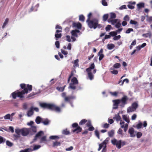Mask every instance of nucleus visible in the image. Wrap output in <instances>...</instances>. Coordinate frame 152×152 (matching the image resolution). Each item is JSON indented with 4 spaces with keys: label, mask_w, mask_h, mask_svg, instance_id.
<instances>
[{
    "label": "nucleus",
    "mask_w": 152,
    "mask_h": 152,
    "mask_svg": "<svg viewBox=\"0 0 152 152\" xmlns=\"http://www.w3.org/2000/svg\"><path fill=\"white\" fill-rule=\"evenodd\" d=\"M20 86L22 89L23 90L20 91L18 90L16 91L11 94L12 98L14 99H16L17 97L22 99L24 97V95L25 94H27L29 91H31L32 89V85L29 84L26 85L24 83H22L20 84Z\"/></svg>",
    "instance_id": "f257e3e1"
},
{
    "label": "nucleus",
    "mask_w": 152,
    "mask_h": 152,
    "mask_svg": "<svg viewBox=\"0 0 152 152\" xmlns=\"http://www.w3.org/2000/svg\"><path fill=\"white\" fill-rule=\"evenodd\" d=\"M39 105L42 108H46L51 110L55 111L57 112H60L61 110L60 107L53 104L42 103H40Z\"/></svg>",
    "instance_id": "f03ea898"
},
{
    "label": "nucleus",
    "mask_w": 152,
    "mask_h": 152,
    "mask_svg": "<svg viewBox=\"0 0 152 152\" xmlns=\"http://www.w3.org/2000/svg\"><path fill=\"white\" fill-rule=\"evenodd\" d=\"M44 132L43 131H40L39 132L35 135L34 138L33 139V142L36 141L37 139L40 138V143H45L47 140V137L46 136H44L40 138L42 135L44 134Z\"/></svg>",
    "instance_id": "7ed1b4c3"
},
{
    "label": "nucleus",
    "mask_w": 152,
    "mask_h": 152,
    "mask_svg": "<svg viewBox=\"0 0 152 152\" xmlns=\"http://www.w3.org/2000/svg\"><path fill=\"white\" fill-rule=\"evenodd\" d=\"M112 144L116 145L117 148L120 149L121 148V146H123L126 144V142L125 141H122L121 140H118L115 139H114L111 141Z\"/></svg>",
    "instance_id": "20e7f679"
},
{
    "label": "nucleus",
    "mask_w": 152,
    "mask_h": 152,
    "mask_svg": "<svg viewBox=\"0 0 152 152\" xmlns=\"http://www.w3.org/2000/svg\"><path fill=\"white\" fill-rule=\"evenodd\" d=\"M95 65L94 63L91 64L90 66L89 67L87 68L86 71L88 73V76L91 80H92L94 79V75L91 72V70L94 69L95 68Z\"/></svg>",
    "instance_id": "39448f33"
},
{
    "label": "nucleus",
    "mask_w": 152,
    "mask_h": 152,
    "mask_svg": "<svg viewBox=\"0 0 152 152\" xmlns=\"http://www.w3.org/2000/svg\"><path fill=\"white\" fill-rule=\"evenodd\" d=\"M97 22H98V20L96 18H94L88 22H86L88 27L90 28H93L94 29L96 28Z\"/></svg>",
    "instance_id": "423d86ee"
},
{
    "label": "nucleus",
    "mask_w": 152,
    "mask_h": 152,
    "mask_svg": "<svg viewBox=\"0 0 152 152\" xmlns=\"http://www.w3.org/2000/svg\"><path fill=\"white\" fill-rule=\"evenodd\" d=\"M128 98L126 96H124L121 99H117L116 100H119L120 106L121 107H124L125 105L127 104V101Z\"/></svg>",
    "instance_id": "0eeeda50"
},
{
    "label": "nucleus",
    "mask_w": 152,
    "mask_h": 152,
    "mask_svg": "<svg viewBox=\"0 0 152 152\" xmlns=\"http://www.w3.org/2000/svg\"><path fill=\"white\" fill-rule=\"evenodd\" d=\"M72 126L73 128H76V129L72 130V132L74 133L75 132L76 133H78L82 130V128L78 126V124L77 123H73L72 125Z\"/></svg>",
    "instance_id": "6e6552de"
},
{
    "label": "nucleus",
    "mask_w": 152,
    "mask_h": 152,
    "mask_svg": "<svg viewBox=\"0 0 152 152\" xmlns=\"http://www.w3.org/2000/svg\"><path fill=\"white\" fill-rule=\"evenodd\" d=\"M29 133V129L28 128H23L22 129L21 134L23 136H27Z\"/></svg>",
    "instance_id": "1a4fd4ad"
},
{
    "label": "nucleus",
    "mask_w": 152,
    "mask_h": 152,
    "mask_svg": "<svg viewBox=\"0 0 152 152\" xmlns=\"http://www.w3.org/2000/svg\"><path fill=\"white\" fill-rule=\"evenodd\" d=\"M114 104H113V109H117L118 108V105L119 104V100H114L113 101Z\"/></svg>",
    "instance_id": "9d476101"
},
{
    "label": "nucleus",
    "mask_w": 152,
    "mask_h": 152,
    "mask_svg": "<svg viewBox=\"0 0 152 152\" xmlns=\"http://www.w3.org/2000/svg\"><path fill=\"white\" fill-rule=\"evenodd\" d=\"M103 50L102 49H101L98 53V55L99 56V60L100 61L104 57V55L103 54Z\"/></svg>",
    "instance_id": "9b49d317"
},
{
    "label": "nucleus",
    "mask_w": 152,
    "mask_h": 152,
    "mask_svg": "<svg viewBox=\"0 0 152 152\" xmlns=\"http://www.w3.org/2000/svg\"><path fill=\"white\" fill-rule=\"evenodd\" d=\"M72 26L73 27L77 28L78 29H81L82 27V25L79 22L77 23L73 22Z\"/></svg>",
    "instance_id": "f8f14e48"
},
{
    "label": "nucleus",
    "mask_w": 152,
    "mask_h": 152,
    "mask_svg": "<svg viewBox=\"0 0 152 152\" xmlns=\"http://www.w3.org/2000/svg\"><path fill=\"white\" fill-rule=\"evenodd\" d=\"M75 99V97L72 96H69L65 97L64 100L66 102H70L71 100Z\"/></svg>",
    "instance_id": "ddd939ff"
},
{
    "label": "nucleus",
    "mask_w": 152,
    "mask_h": 152,
    "mask_svg": "<svg viewBox=\"0 0 152 152\" xmlns=\"http://www.w3.org/2000/svg\"><path fill=\"white\" fill-rule=\"evenodd\" d=\"M129 133L130 134V136L131 137H134L135 136V134H134V130L133 128H131L129 130Z\"/></svg>",
    "instance_id": "4468645a"
},
{
    "label": "nucleus",
    "mask_w": 152,
    "mask_h": 152,
    "mask_svg": "<svg viewBox=\"0 0 152 152\" xmlns=\"http://www.w3.org/2000/svg\"><path fill=\"white\" fill-rule=\"evenodd\" d=\"M80 32V31L78 30L75 29L72 30L71 32V34L72 36L77 37L78 35L77 34V33H79Z\"/></svg>",
    "instance_id": "2eb2a0df"
},
{
    "label": "nucleus",
    "mask_w": 152,
    "mask_h": 152,
    "mask_svg": "<svg viewBox=\"0 0 152 152\" xmlns=\"http://www.w3.org/2000/svg\"><path fill=\"white\" fill-rule=\"evenodd\" d=\"M129 4L127 5L128 8L130 9H132L134 8V5H135L136 3L134 1L133 2H129Z\"/></svg>",
    "instance_id": "dca6fc26"
},
{
    "label": "nucleus",
    "mask_w": 152,
    "mask_h": 152,
    "mask_svg": "<svg viewBox=\"0 0 152 152\" xmlns=\"http://www.w3.org/2000/svg\"><path fill=\"white\" fill-rule=\"evenodd\" d=\"M34 113L33 110V107H30V110L27 111V115L28 116L30 117Z\"/></svg>",
    "instance_id": "f3484780"
},
{
    "label": "nucleus",
    "mask_w": 152,
    "mask_h": 152,
    "mask_svg": "<svg viewBox=\"0 0 152 152\" xmlns=\"http://www.w3.org/2000/svg\"><path fill=\"white\" fill-rule=\"evenodd\" d=\"M113 119L114 120H115L116 121H118L121 120V118L119 115V113H118L115 115L114 117L113 118Z\"/></svg>",
    "instance_id": "a211bd4d"
},
{
    "label": "nucleus",
    "mask_w": 152,
    "mask_h": 152,
    "mask_svg": "<svg viewBox=\"0 0 152 152\" xmlns=\"http://www.w3.org/2000/svg\"><path fill=\"white\" fill-rule=\"evenodd\" d=\"M50 122V121L47 118L43 120L42 119V123L45 125H48Z\"/></svg>",
    "instance_id": "6ab92c4d"
},
{
    "label": "nucleus",
    "mask_w": 152,
    "mask_h": 152,
    "mask_svg": "<svg viewBox=\"0 0 152 152\" xmlns=\"http://www.w3.org/2000/svg\"><path fill=\"white\" fill-rule=\"evenodd\" d=\"M118 21L117 19H109L108 20V22L109 23L111 22V24L112 25H114L115 23H116Z\"/></svg>",
    "instance_id": "aec40b11"
},
{
    "label": "nucleus",
    "mask_w": 152,
    "mask_h": 152,
    "mask_svg": "<svg viewBox=\"0 0 152 152\" xmlns=\"http://www.w3.org/2000/svg\"><path fill=\"white\" fill-rule=\"evenodd\" d=\"M28 129H29V132L31 131L33 132L34 133H35L37 132V127L35 126H31V128Z\"/></svg>",
    "instance_id": "412c9836"
},
{
    "label": "nucleus",
    "mask_w": 152,
    "mask_h": 152,
    "mask_svg": "<svg viewBox=\"0 0 152 152\" xmlns=\"http://www.w3.org/2000/svg\"><path fill=\"white\" fill-rule=\"evenodd\" d=\"M75 84H77L78 83V80L75 77H74L71 80V83Z\"/></svg>",
    "instance_id": "4be33fe9"
},
{
    "label": "nucleus",
    "mask_w": 152,
    "mask_h": 152,
    "mask_svg": "<svg viewBox=\"0 0 152 152\" xmlns=\"http://www.w3.org/2000/svg\"><path fill=\"white\" fill-rule=\"evenodd\" d=\"M42 119L39 116H37L35 119V122L37 124H40L42 122Z\"/></svg>",
    "instance_id": "5701e85b"
},
{
    "label": "nucleus",
    "mask_w": 152,
    "mask_h": 152,
    "mask_svg": "<svg viewBox=\"0 0 152 152\" xmlns=\"http://www.w3.org/2000/svg\"><path fill=\"white\" fill-rule=\"evenodd\" d=\"M9 21V19L8 18H6L2 26V28H4L6 26L7 24L8 23Z\"/></svg>",
    "instance_id": "b1692460"
},
{
    "label": "nucleus",
    "mask_w": 152,
    "mask_h": 152,
    "mask_svg": "<svg viewBox=\"0 0 152 152\" xmlns=\"http://www.w3.org/2000/svg\"><path fill=\"white\" fill-rule=\"evenodd\" d=\"M62 36V34L61 33H56L55 35L56 40H57L59 38H61Z\"/></svg>",
    "instance_id": "393cba45"
},
{
    "label": "nucleus",
    "mask_w": 152,
    "mask_h": 152,
    "mask_svg": "<svg viewBox=\"0 0 152 152\" xmlns=\"http://www.w3.org/2000/svg\"><path fill=\"white\" fill-rule=\"evenodd\" d=\"M130 23L131 24L134 25L136 26H138V23L136 21L131 20L130 21Z\"/></svg>",
    "instance_id": "a878e982"
},
{
    "label": "nucleus",
    "mask_w": 152,
    "mask_h": 152,
    "mask_svg": "<svg viewBox=\"0 0 152 152\" xmlns=\"http://www.w3.org/2000/svg\"><path fill=\"white\" fill-rule=\"evenodd\" d=\"M115 47L114 44H108L107 45V48L109 50H112Z\"/></svg>",
    "instance_id": "bb28decb"
},
{
    "label": "nucleus",
    "mask_w": 152,
    "mask_h": 152,
    "mask_svg": "<svg viewBox=\"0 0 152 152\" xmlns=\"http://www.w3.org/2000/svg\"><path fill=\"white\" fill-rule=\"evenodd\" d=\"M121 127L122 128H124V131L125 132H126L128 129V125L127 124H126L125 125H121Z\"/></svg>",
    "instance_id": "cd10ccee"
},
{
    "label": "nucleus",
    "mask_w": 152,
    "mask_h": 152,
    "mask_svg": "<svg viewBox=\"0 0 152 152\" xmlns=\"http://www.w3.org/2000/svg\"><path fill=\"white\" fill-rule=\"evenodd\" d=\"M108 134L109 137H112L114 134V130H112L110 131H109L108 132Z\"/></svg>",
    "instance_id": "c85d7f7f"
},
{
    "label": "nucleus",
    "mask_w": 152,
    "mask_h": 152,
    "mask_svg": "<svg viewBox=\"0 0 152 152\" xmlns=\"http://www.w3.org/2000/svg\"><path fill=\"white\" fill-rule=\"evenodd\" d=\"M110 18L109 19H113L116 18V15L114 12H111L110 13Z\"/></svg>",
    "instance_id": "c756f323"
},
{
    "label": "nucleus",
    "mask_w": 152,
    "mask_h": 152,
    "mask_svg": "<svg viewBox=\"0 0 152 152\" xmlns=\"http://www.w3.org/2000/svg\"><path fill=\"white\" fill-rule=\"evenodd\" d=\"M66 86V85H65L63 87H60L58 86L56 88V89L59 91L62 92L64 91L65 88Z\"/></svg>",
    "instance_id": "7c9ffc66"
},
{
    "label": "nucleus",
    "mask_w": 152,
    "mask_h": 152,
    "mask_svg": "<svg viewBox=\"0 0 152 152\" xmlns=\"http://www.w3.org/2000/svg\"><path fill=\"white\" fill-rule=\"evenodd\" d=\"M61 145V142H60L56 141L54 142L53 143V147H57Z\"/></svg>",
    "instance_id": "2f4dec72"
},
{
    "label": "nucleus",
    "mask_w": 152,
    "mask_h": 152,
    "mask_svg": "<svg viewBox=\"0 0 152 152\" xmlns=\"http://www.w3.org/2000/svg\"><path fill=\"white\" fill-rule=\"evenodd\" d=\"M135 110L132 107H129L127 109V112L130 113L134 111Z\"/></svg>",
    "instance_id": "473e14b6"
},
{
    "label": "nucleus",
    "mask_w": 152,
    "mask_h": 152,
    "mask_svg": "<svg viewBox=\"0 0 152 152\" xmlns=\"http://www.w3.org/2000/svg\"><path fill=\"white\" fill-rule=\"evenodd\" d=\"M122 118L126 122L128 123H129V118L127 117L126 115H122Z\"/></svg>",
    "instance_id": "72a5a7b5"
},
{
    "label": "nucleus",
    "mask_w": 152,
    "mask_h": 152,
    "mask_svg": "<svg viewBox=\"0 0 152 152\" xmlns=\"http://www.w3.org/2000/svg\"><path fill=\"white\" fill-rule=\"evenodd\" d=\"M75 84H74L73 83H70L69 84V88H70L71 89L73 90H75L76 88V87L75 85Z\"/></svg>",
    "instance_id": "f704fd0d"
},
{
    "label": "nucleus",
    "mask_w": 152,
    "mask_h": 152,
    "mask_svg": "<svg viewBox=\"0 0 152 152\" xmlns=\"http://www.w3.org/2000/svg\"><path fill=\"white\" fill-rule=\"evenodd\" d=\"M36 94V93H35L34 92H32L31 93L29 94L28 96L26 97V98H33V97Z\"/></svg>",
    "instance_id": "c9c22d12"
},
{
    "label": "nucleus",
    "mask_w": 152,
    "mask_h": 152,
    "mask_svg": "<svg viewBox=\"0 0 152 152\" xmlns=\"http://www.w3.org/2000/svg\"><path fill=\"white\" fill-rule=\"evenodd\" d=\"M111 70H112V71H110V72L114 75H117L118 74V70L114 69H112L111 68L110 69Z\"/></svg>",
    "instance_id": "e433bc0d"
},
{
    "label": "nucleus",
    "mask_w": 152,
    "mask_h": 152,
    "mask_svg": "<svg viewBox=\"0 0 152 152\" xmlns=\"http://www.w3.org/2000/svg\"><path fill=\"white\" fill-rule=\"evenodd\" d=\"M87 122V120L85 119H82L79 123V125H82L86 123Z\"/></svg>",
    "instance_id": "4c0bfd02"
},
{
    "label": "nucleus",
    "mask_w": 152,
    "mask_h": 152,
    "mask_svg": "<svg viewBox=\"0 0 152 152\" xmlns=\"http://www.w3.org/2000/svg\"><path fill=\"white\" fill-rule=\"evenodd\" d=\"M137 8L140 9L144 7V4L143 3H140L137 4Z\"/></svg>",
    "instance_id": "58836bf2"
},
{
    "label": "nucleus",
    "mask_w": 152,
    "mask_h": 152,
    "mask_svg": "<svg viewBox=\"0 0 152 152\" xmlns=\"http://www.w3.org/2000/svg\"><path fill=\"white\" fill-rule=\"evenodd\" d=\"M85 19V17L83 15H81L79 16V20L80 21L82 22H84Z\"/></svg>",
    "instance_id": "ea45409f"
},
{
    "label": "nucleus",
    "mask_w": 152,
    "mask_h": 152,
    "mask_svg": "<svg viewBox=\"0 0 152 152\" xmlns=\"http://www.w3.org/2000/svg\"><path fill=\"white\" fill-rule=\"evenodd\" d=\"M32 151L31 148H27L24 150H22L20 151V152H31Z\"/></svg>",
    "instance_id": "a19ab883"
},
{
    "label": "nucleus",
    "mask_w": 152,
    "mask_h": 152,
    "mask_svg": "<svg viewBox=\"0 0 152 152\" xmlns=\"http://www.w3.org/2000/svg\"><path fill=\"white\" fill-rule=\"evenodd\" d=\"M121 64L119 63H116L113 65V67L115 68H119L121 67Z\"/></svg>",
    "instance_id": "79ce46f5"
},
{
    "label": "nucleus",
    "mask_w": 152,
    "mask_h": 152,
    "mask_svg": "<svg viewBox=\"0 0 152 152\" xmlns=\"http://www.w3.org/2000/svg\"><path fill=\"white\" fill-rule=\"evenodd\" d=\"M108 17V14H104L103 16V20L105 21L107 20Z\"/></svg>",
    "instance_id": "37998d69"
},
{
    "label": "nucleus",
    "mask_w": 152,
    "mask_h": 152,
    "mask_svg": "<svg viewBox=\"0 0 152 152\" xmlns=\"http://www.w3.org/2000/svg\"><path fill=\"white\" fill-rule=\"evenodd\" d=\"M21 130L22 129H15V132L18 135H20V133H21Z\"/></svg>",
    "instance_id": "c03bdc74"
},
{
    "label": "nucleus",
    "mask_w": 152,
    "mask_h": 152,
    "mask_svg": "<svg viewBox=\"0 0 152 152\" xmlns=\"http://www.w3.org/2000/svg\"><path fill=\"white\" fill-rule=\"evenodd\" d=\"M70 132L67 129H64L62 131V134L65 135H68L69 134Z\"/></svg>",
    "instance_id": "a18cd8bd"
},
{
    "label": "nucleus",
    "mask_w": 152,
    "mask_h": 152,
    "mask_svg": "<svg viewBox=\"0 0 152 152\" xmlns=\"http://www.w3.org/2000/svg\"><path fill=\"white\" fill-rule=\"evenodd\" d=\"M132 106L136 110L138 107V105L137 103L134 102L132 104Z\"/></svg>",
    "instance_id": "49530a36"
},
{
    "label": "nucleus",
    "mask_w": 152,
    "mask_h": 152,
    "mask_svg": "<svg viewBox=\"0 0 152 152\" xmlns=\"http://www.w3.org/2000/svg\"><path fill=\"white\" fill-rule=\"evenodd\" d=\"M124 20L126 21H128L129 20L130 18L128 15H126L124 18Z\"/></svg>",
    "instance_id": "de8ad7c7"
},
{
    "label": "nucleus",
    "mask_w": 152,
    "mask_h": 152,
    "mask_svg": "<svg viewBox=\"0 0 152 152\" xmlns=\"http://www.w3.org/2000/svg\"><path fill=\"white\" fill-rule=\"evenodd\" d=\"M6 144L9 147H11L13 145V143L9 140H7L6 141Z\"/></svg>",
    "instance_id": "09e8293b"
},
{
    "label": "nucleus",
    "mask_w": 152,
    "mask_h": 152,
    "mask_svg": "<svg viewBox=\"0 0 152 152\" xmlns=\"http://www.w3.org/2000/svg\"><path fill=\"white\" fill-rule=\"evenodd\" d=\"M10 115L8 114L4 116V118L5 119H10Z\"/></svg>",
    "instance_id": "8fccbe9b"
},
{
    "label": "nucleus",
    "mask_w": 152,
    "mask_h": 152,
    "mask_svg": "<svg viewBox=\"0 0 152 152\" xmlns=\"http://www.w3.org/2000/svg\"><path fill=\"white\" fill-rule=\"evenodd\" d=\"M92 15V14L91 12H90L88 15V18L86 20V22H88L89 21L91 20V18Z\"/></svg>",
    "instance_id": "3c124183"
},
{
    "label": "nucleus",
    "mask_w": 152,
    "mask_h": 152,
    "mask_svg": "<svg viewBox=\"0 0 152 152\" xmlns=\"http://www.w3.org/2000/svg\"><path fill=\"white\" fill-rule=\"evenodd\" d=\"M109 34L110 35V36H115L117 34V32L114 31H111L109 33Z\"/></svg>",
    "instance_id": "603ef678"
},
{
    "label": "nucleus",
    "mask_w": 152,
    "mask_h": 152,
    "mask_svg": "<svg viewBox=\"0 0 152 152\" xmlns=\"http://www.w3.org/2000/svg\"><path fill=\"white\" fill-rule=\"evenodd\" d=\"M95 135L98 137L99 139L100 138L99 133V132L97 130H96L95 131Z\"/></svg>",
    "instance_id": "864d4df0"
},
{
    "label": "nucleus",
    "mask_w": 152,
    "mask_h": 152,
    "mask_svg": "<svg viewBox=\"0 0 152 152\" xmlns=\"http://www.w3.org/2000/svg\"><path fill=\"white\" fill-rule=\"evenodd\" d=\"M133 29L132 28H129L126 31L125 33L126 34H129L131 31H133Z\"/></svg>",
    "instance_id": "5fc2aeb1"
},
{
    "label": "nucleus",
    "mask_w": 152,
    "mask_h": 152,
    "mask_svg": "<svg viewBox=\"0 0 152 152\" xmlns=\"http://www.w3.org/2000/svg\"><path fill=\"white\" fill-rule=\"evenodd\" d=\"M110 93L111 95L114 96H117L118 94V93L116 91L114 92H110Z\"/></svg>",
    "instance_id": "6e6d98bb"
},
{
    "label": "nucleus",
    "mask_w": 152,
    "mask_h": 152,
    "mask_svg": "<svg viewBox=\"0 0 152 152\" xmlns=\"http://www.w3.org/2000/svg\"><path fill=\"white\" fill-rule=\"evenodd\" d=\"M142 135V134L141 132H139L137 133L136 134L137 137L138 138H140Z\"/></svg>",
    "instance_id": "4d7b16f0"
},
{
    "label": "nucleus",
    "mask_w": 152,
    "mask_h": 152,
    "mask_svg": "<svg viewBox=\"0 0 152 152\" xmlns=\"http://www.w3.org/2000/svg\"><path fill=\"white\" fill-rule=\"evenodd\" d=\"M59 137L57 136H51L50 137L51 139L54 140L56 139H59Z\"/></svg>",
    "instance_id": "13d9d810"
},
{
    "label": "nucleus",
    "mask_w": 152,
    "mask_h": 152,
    "mask_svg": "<svg viewBox=\"0 0 152 152\" xmlns=\"http://www.w3.org/2000/svg\"><path fill=\"white\" fill-rule=\"evenodd\" d=\"M121 37V36L120 35H118V36H115L113 38V39L115 40H118Z\"/></svg>",
    "instance_id": "bf43d9fd"
},
{
    "label": "nucleus",
    "mask_w": 152,
    "mask_h": 152,
    "mask_svg": "<svg viewBox=\"0 0 152 152\" xmlns=\"http://www.w3.org/2000/svg\"><path fill=\"white\" fill-rule=\"evenodd\" d=\"M108 141L109 139L108 138H107L101 143L103 145H106L108 143Z\"/></svg>",
    "instance_id": "052dcab7"
},
{
    "label": "nucleus",
    "mask_w": 152,
    "mask_h": 152,
    "mask_svg": "<svg viewBox=\"0 0 152 152\" xmlns=\"http://www.w3.org/2000/svg\"><path fill=\"white\" fill-rule=\"evenodd\" d=\"M78 62H79V60L78 59H76L75 60L74 62V64H75V66H79Z\"/></svg>",
    "instance_id": "680f3d73"
},
{
    "label": "nucleus",
    "mask_w": 152,
    "mask_h": 152,
    "mask_svg": "<svg viewBox=\"0 0 152 152\" xmlns=\"http://www.w3.org/2000/svg\"><path fill=\"white\" fill-rule=\"evenodd\" d=\"M55 45L56 47L57 48H59L60 47V43L58 41H56L55 42Z\"/></svg>",
    "instance_id": "e2e57ef3"
},
{
    "label": "nucleus",
    "mask_w": 152,
    "mask_h": 152,
    "mask_svg": "<svg viewBox=\"0 0 152 152\" xmlns=\"http://www.w3.org/2000/svg\"><path fill=\"white\" fill-rule=\"evenodd\" d=\"M112 27L110 25H108L105 28V30L106 31H109L111 28Z\"/></svg>",
    "instance_id": "0e129e2a"
},
{
    "label": "nucleus",
    "mask_w": 152,
    "mask_h": 152,
    "mask_svg": "<svg viewBox=\"0 0 152 152\" xmlns=\"http://www.w3.org/2000/svg\"><path fill=\"white\" fill-rule=\"evenodd\" d=\"M9 132L10 131L12 133L14 132V128L12 126H10L9 127V130H8Z\"/></svg>",
    "instance_id": "69168bd1"
},
{
    "label": "nucleus",
    "mask_w": 152,
    "mask_h": 152,
    "mask_svg": "<svg viewBox=\"0 0 152 152\" xmlns=\"http://www.w3.org/2000/svg\"><path fill=\"white\" fill-rule=\"evenodd\" d=\"M142 126V124L140 122L136 126L137 128L138 129L141 128Z\"/></svg>",
    "instance_id": "338daca9"
},
{
    "label": "nucleus",
    "mask_w": 152,
    "mask_h": 152,
    "mask_svg": "<svg viewBox=\"0 0 152 152\" xmlns=\"http://www.w3.org/2000/svg\"><path fill=\"white\" fill-rule=\"evenodd\" d=\"M102 4L104 6H107V3L106 0H102Z\"/></svg>",
    "instance_id": "774afa93"
}]
</instances>
